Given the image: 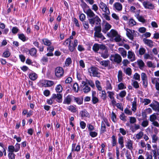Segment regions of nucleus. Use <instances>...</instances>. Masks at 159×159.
Listing matches in <instances>:
<instances>
[{"label":"nucleus","instance_id":"f257e3e1","mask_svg":"<svg viewBox=\"0 0 159 159\" xmlns=\"http://www.w3.org/2000/svg\"><path fill=\"white\" fill-rule=\"evenodd\" d=\"M84 12L86 13L87 16L90 18L88 19V20L92 26H93L95 22L97 25H98V23L100 24L101 22V20L97 15H95L93 12L90 9L86 3L84 4V7H83Z\"/></svg>","mask_w":159,"mask_h":159},{"label":"nucleus","instance_id":"f03ea898","mask_svg":"<svg viewBox=\"0 0 159 159\" xmlns=\"http://www.w3.org/2000/svg\"><path fill=\"white\" fill-rule=\"evenodd\" d=\"M93 30L95 31L94 33V37L100 38L102 40L105 39V37L101 33L102 29L100 25L95 26L94 27Z\"/></svg>","mask_w":159,"mask_h":159},{"label":"nucleus","instance_id":"412c9836","mask_svg":"<svg viewBox=\"0 0 159 159\" xmlns=\"http://www.w3.org/2000/svg\"><path fill=\"white\" fill-rule=\"evenodd\" d=\"M137 62L139 68L142 69L145 66V63L141 59H139L137 61Z\"/></svg>","mask_w":159,"mask_h":159},{"label":"nucleus","instance_id":"2f4dec72","mask_svg":"<svg viewBox=\"0 0 159 159\" xmlns=\"http://www.w3.org/2000/svg\"><path fill=\"white\" fill-rule=\"evenodd\" d=\"M118 77L119 82H121L122 80V73L121 70L118 71Z\"/></svg>","mask_w":159,"mask_h":159},{"label":"nucleus","instance_id":"de8ad7c7","mask_svg":"<svg viewBox=\"0 0 159 159\" xmlns=\"http://www.w3.org/2000/svg\"><path fill=\"white\" fill-rule=\"evenodd\" d=\"M151 102V100L147 98H145L143 100L142 102L144 103V105H146Z\"/></svg>","mask_w":159,"mask_h":159},{"label":"nucleus","instance_id":"9d476101","mask_svg":"<svg viewBox=\"0 0 159 159\" xmlns=\"http://www.w3.org/2000/svg\"><path fill=\"white\" fill-rule=\"evenodd\" d=\"M62 95L60 93L53 94L52 97V99H55L57 98V101L59 102H60L62 100Z\"/></svg>","mask_w":159,"mask_h":159},{"label":"nucleus","instance_id":"bb28decb","mask_svg":"<svg viewBox=\"0 0 159 159\" xmlns=\"http://www.w3.org/2000/svg\"><path fill=\"white\" fill-rule=\"evenodd\" d=\"M111 143L112 147L115 146L117 143V139L116 138V136L113 135L111 137Z\"/></svg>","mask_w":159,"mask_h":159},{"label":"nucleus","instance_id":"69168bd1","mask_svg":"<svg viewBox=\"0 0 159 159\" xmlns=\"http://www.w3.org/2000/svg\"><path fill=\"white\" fill-rule=\"evenodd\" d=\"M107 93H108V96L111 99H113L114 98V97L113 96L114 94V93L112 92L108 91Z\"/></svg>","mask_w":159,"mask_h":159},{"label":"nucleus","instance_id":"6e6d98bb","mask_svg":"<svg viewBox=\"0 0 159 159\" xmlns=\"http://www.w3.org/2000/svg\"><path fill=\"white\" fill-rule=\"evenodd\" d=\"M19 38L23 41L26 40V37L23 34H18Z\"/></svg>","mask_w":159,"mask_h":159},{"label":"nucleus","instance_id":"e2e57ef3","mask_svg":"<svg viewBox=\"0 0 159 159\" xmlns=\"http://www.w3.org/2000/svg\"><path fill=\"white\" fill-rule=\"evenodd\" d=\"M41 61L43 62V64H45V63L48 61V58L47 57L45 56H43L42 58Z\"/></svg>","mask_w":159,"mask_h":159},{"label":"nucleus","instance_id":"ea45409f","mask_svg":"<svg viewBox=\"0 0 159 159\" xmlns=\"http://www.w3.org/2000/svg\"><path fill=\"white\" fill-rule=\"evenodd\" d=\"M11 53L8 50L5 51L3 53L2 56L4 57L7 58L10 55Z\"/></svg>","mask_w":159,"mask_h":159},{"label":"nucleus","instance_id":"0eeeda50","mask_svg":"<svg viewBox=\"0 0 159 159\" xmlns=\"http://www.w3.org/2000/svg\"><path fill=\"white\" fill-rule=\"evenodd\" d=\"M82 87L83 88V91L85 93H87L91 90L90 88L89 87L88 84L86 82L82 81Z\"/></svg>","mask_w":159,"mask_h":159},{"label":"nucleus","instance_id":"37998d69","mask_svg":"<svg viewBox=\"0 0 159 159\" xmlns=\"http://www.w3.org/2000/svg\"><path fill=\"white\" fill-rule=\"evenodd\" d=\"M132 110L134 111H135L136 110V102L135 100L132 102Z\"/></svg>","mask_w":159,"mask_h":159},{"label":"nucleus","instance_id":"a211bd4d","mask_svg":"<svg viewBox=\"0 0 159 159\" xmlns=\"http://www.w3.org/2000/svg\"><path fill=\"white\" fill-rule=\"evenodd\" d=\"M119 52L121 54L123 57H126L127 56V52L123 48H119L118 49Z\"/></svg>","mask_w":159,"mask_h":159},{"label":"nucleus","instance_id":"09e8293b","mask_svg":"<svg viewBox=\"0 0 159 159\" xmlns=\"http://www.w3.org/2000/svg\"><path fill=\"white\" fill-rule=\"evenodd\" d=\"M146 51L145 49L143 48H141L139 49V54L141 55H142L144 54Z\"/></svg>","mask_w":159,"mask_h":159},{"label":"nucleus","instance_id":"a878e982","mask_svg":"<svg viewBox=\"0 0 159 159\" xmlns=\"http://www.w3.org/2000/svg\"><path fill=\"white\" fill-rule=\"evenodd\" d=\"M100 64L103 66L106 67L110 63V61L108 60L102 61L99 62Z\"/></svg>","mask_w":159,"mask_h":159},{"label":"nucleus","instance_id":"4468645a","mask_svg":"<svg viewBox=\"0 0 159 159\" xmlns=\"http://www.w3.org/2000/svg\"><path fill=\"white\" fill-rule=\"evenodd\" d=\"M29 53L33 57H36L37 49L35 48H31L29 50Z\"/></svg>","mask_w":159,"mask_h":159},{"label":"nucleus","instance_id":"ddd939ff","mask_svg":"<svg viewBox=\"0 0 159 159\" xmlns=\"http://www.w3.org/2000/svg\"><path fill=\"white\" fill-rule=\"evenodd\" d=\"M96 93L95 91H92V101L93 103L95 104L98 102V99L95 96Z\"/></svg>","mask_w":159,"mask_h":159},{"label":"nucleus","instance_id":"473e14b6","mask_svg":"<svg viewBox=\"0 0 159 159\" xmlns=\"http://www.w3.org/2000/svg\"><path fill=\"white\" fill-rule=\"evenodd\" d=\"M67 109L71 112L75 113L76 111V108L73 106L70 105L67 107Z\"/></svg>","mask_w":159,"mask_h":159},{"label":"nucleus","instance_id":"dca6fc26","mask_svg":"<svg viewBox=\"0 0 159 159\" xmlns=\"http://www.w3.org/2000/svg\"><path fill=\"white\" fill-rule=\"evenodd\" d=\"M117 34V32L114 30H111L107 34L109 37L113 38H114Z\"/></svg>","mask_w":159,"mask_h":159},{"label":"nucleus","instance_id":"2eb2a0df","mask_svg":"<svg viewBox=\"0 0 159 159\" xmlns=\"http://www.w3.org/2000/svg\"><path fill=\"white\" fill-rule=\"evenodd\" d=\"M101 54V57L104 59L108 58L109 56V54L108 53L107 49L102 51Z\"/></svg>","mask_w":159,"mask_h":159},{"label":"nucleus","instance_id":"680f3d73","mask_svg":"<svg viewBox=\"0 0 159 159\" xmlns=\"http://www.w3.org/2000/svg\"><path fill=\"white\" fill-rule=\"evenodd\" d=\"M95 84L96 85V87H97L98 89L99 90H102V88L101 86L100 85V82L98 80H96L95 82Z\"/></svg>","mask_w":159,"mask_h":159},{"label":"nucleus","instance_id":"603ef678","mask_svg":"<svg viewBox=\"0 0 159 159\" xmlns=\"http://www.w3.org/2000/svg\"><path fill=\"white\" fill-rule=\"evenodd\" d=\"M8 151L10 152H13L14 151L15 152V148L12 145H10L8 147Z\"/></svg>","mask_w":159,"mask_h":159},{"label":"nucleus","instance_id":"f8f14e48","mask_svg":"<svg viewBox=\"0 0 159 159\" xmlns=\"http://www.w3.org/2000/svg\"><path fill=\"white\" fill-rule=\"evenodd\" d=\"M111 28V25L108 23L107 22L104 25V27L102 30V32L104 33H106Z\"/></svg>","mask_w":159,"mask_h":159},{"label":"nucleus","instance_id":"6ab92c4d","mask_svg":"<svg viewBox=\"0 0 159 159\" xmlns=\"http://www.w3.org/2000/svg\"><path fill=\"white\" fill-rule=\"evenodd\" d=\"M143 41L145 44L148 45L151 48H152L153 46V42L150 40L144 39Z\"/></svg>","mask_w":159,"mask_h":159},{"label":"nucleus","instance_id":"49530a36","mask_svg":"<svg viewBox=\"0 0 159 159\" xmlns=\"http://www.w3.org/2000/svg\"><path fill=\"white\" fill-rule=\"evenodd\" d=\"M147 65L149 67L154 68L156 67L155 65L151 61H148L147 63Z\"/></svg>","mask_w":159,"mask_h":159},{"label":"nucleus","instance_id":"72a5a7b5","mask_svg":"<svg viewBox=\"0 0 159 159\" xmlns=\"http://www.w3.org/2000/svg\"><path fill=\"white\" fill-rule=\"evenodd\" d=\"M152 142L153 143H156L158 139L156 134H154L152 135Z\"/></svg>","mask_w":159,"mask_h":159},{"label":"nucleus","instance_id":"4d7b16f0","mask_svg":"<svg viewBox=\"0 0 159 159\" xmlns=\"http://www.w3.org/2000/svg\"><path fill=\"white\" fill-rule=\"evenodd\" d=\"M102 10L103 12H105V13H107L108 14H110L109 9L107 6L102 9Z\"/></svg>","mask_w":159,"mask_h":159},{"label":"nucleus","instance_id":"c85d7f7f","mask_svg":"<svg viewBox=\"0 0 159 159\" xmlns=\"http://www.w3.org/2000/svg\"><path fill=\"white\" fill-rule=\"evenodd\" d=\"M42 41L43 44L48 46H50L51 44L50 41L47 39H44L42 40Z\"/></svg>","mask_w":159,"mask_h":159},{"label":"nucleus","instance_id":"5fc2aeb1","mask_svg":"<svg viewBox=\"0 0 159 159\" xmlns=\"http://www.w3.org/2000/svg\"><path fill=\"white\" fill-rule=\"evenodd\" d=\"M132 85L135 89H137L139 87L138 82L136 81H134L132 84Z\"/></svg>","mask_w":159,"mask_h":159},{"label":"nucleus","instance_id":"338daca9","mask_svg":"<svg viewBox=\"0 0 159 159\" xmlns=\"http://www.w3.org/2000/svg\"><path fill=\"white\" fill-rule=\"evenodd\" d=\"M118 89L120 90L125 89L126 88L123 83H120L118 85Z\"/></svg>","mask_w":159,"mask_h":159},{"label":"nucleus","instance_id":"f704fd0d","mask_svg":"<svg viewBox=\"0 0 159 159\" xmlns=\"http://www.w3.org/2000/svg\"><path fill=\"white\" fill-rule=\"evenodd\" d=\"M82 24L84 29L86 30H88L89 27L88 22L87 21H84L83 22Z\"/></svg>","mask_w":159,"mask_h":159},{"label":"nucleus","instance_id":"6e6552de","mask_svg":"<svg viewBox=\"0 0 159 159\" xmlns=\"http://www.w3.org/2000/svg\"><path fill=\"white\" fill-rule=\"evenodd\" d=\"M126 35L127 37L131 40H133V34L135 32V31L134 30H130L128 29H126Z\"/></svg>","mask_w":159,"mask_h":159},{"label":"nucleus","instance_id":"8fccbe9b","mask_svg":"<svg viewBox=\"0 0 159 159\" xmlns=\"http://www.w3.org/2000/svg\"><path fill=\"white\" fill-rule=\"evenodd\" d=\"M152 83L153 84H156L159 82V78H153L152 79Z\"/></svg>","mask_w":159,"mask_h":159},{"label":"nucleus","instance_id":"3c124183","mask_svg":"<svg viewBox=\"0 0 159 159\" xmlns=\"http://www.w3.org/2000/svg\"><path fill=\"white\" fill-rule=\"evenodd\" d=\"M73 89L75 92H78L79 85L77 83H75L74 84L73 87Z\"/></svg>","mask_w":159,"mask_h":159},{"label":"nucleus","instance_id":"bf43d9fd","mask_svg":"<svg viewBox=\"0 0 159 159\" xmlns=\"http://www.w3.org/2000/svg\"><path fill=\"white\" fill-rule=\"evenodd\" d=\"M129 122L131 124H134L136 122V118L134 117H129Z\"/></svg>","mask_w":159,"mask_h":159},{"label":"nucleus","instance_id":"13d9d810","mask_svg":"<svg viewBox=\"0 0 159 159\" xmlns=\"http://www.w3.org/2000/svg\"><path fill=\"white\" fill-rule=\"evenodd\" d=\"M79 17L80 20L82 22L84 21L86 18L85 15L83 13L81 14Z\"/></svg>","mask_w":159,"mask_h":159},{"label":"nucleus","instance_id":"0e129e2a","mask_svg":"<svg viewBox=\"0 0 159 159\" xmlns=\"http://www.w3.org/2000/svg\"><path fill=\"white\" fill-rule=\"evenodd\" d=\"M15 154L13 152H9L8 154V157L9 159H15Z\"/></svg>","mask_w":159,"mask_h":159},{"label":"nucleus","instance_id":"5701e85b","mask_svg":"<svg viewBox=\"0 0 159 159\" xmlns=\"http://www.w3.org/2000/svg\"><path fill=\"white\" fill-rule=\"evenodd\" d=\"M116 9L119 11H121L122 9V5L119 2H116L114 5Z\"/></svg>","mask_w":159,"mask_h":159},{"label":"nucleus","instance_id":"e433bc0d","mask_svg":"<svg viewBox=\"0 0 159 159\" xmlns=\"http://www.w3.org/2000/svg\"><path fill=\"white\" fill-rule=\"evenodd\" d=\"M93 50L95 52H97L99 50V45L97 43H95L93 47Z\"/></svg>","mask_w":159,"mask_h":159},{"label":"nucleus","instance_id":"423d86ee","mask_svg":"<svg viewBox=\"0 0 159 159\" xmlns=\"http://www.w3.org/2000/svg\"><path fill=\"white\" fill-rule=\"evenodd\" d=\"M111 60L118 64H119L121 62L122 58L120 55L116 54L111 56Z\"/></svg>","mask_w":159,"mask_h":159},{"label":"nucleus","instance_id":"58836bf2","mask_svg":"<svg viewBox=\"0 0 159 159\" xmlns=\"http://www.w3.org/2000/svg\"><path fill=\"white\" fill-rule=\"evenodd\" d=\"M57 92L58 93H60L62 91V88L60 84L58 85L55 89Z\"/></svg>","mask_w":159,"mask_h":159},{"label":"nucleus","instance_id":"393cba45","mask_svg":"<svg viewBox=\"0 0 159 159\" xmlns=\"http://www.w3.org/2000/svg\"><path fill=\"white\" fill-rule=\"evenodd\" d=\"M80 114L82 117H87L89 115V113L85 110H84L81 111Z\"/></svg>","mask_w":159,"mask_h":159},{"label":"nucleus","instance_id":"7ed1b4c3","mask_svg":"<svg viewBox=\"0 0 159 159\" xmlns=\"http://www.w3.org/2000/svg\"><path fill=\"white\" fill-rule=\"evenodd\" d=\"M89 72L91 76L97 77L99 78L100 77V73L98 71V69L94 67H92L88 69Z\"/></svg>","mask_w":159,"mask_h":159},{"label":"nucleus","instance_id":"b1692460","mask_svg":"<svg viewBox=\"0 0 159 159\" xmlns=\"http://www.w3.org/2000/svg\"><path fill=\"white\" fill-rule=\"evenodd\" d=\"M75 101L78 104L80 105L82 104L83 102V98H76L74 97Z\"/></svg>","mask_w":159,"mask_h":159},{"label":"nucleus","instance_id":"1a4fd4ad","mask_svg":"<svg viewBox=\"0 0 159 159\" xmlns=\"http://www.w3.org/2000/svg\"><path fill=\"white\" fill-rule=\"evenodd\" d=\"M127 57L130 59L132 62L134 61L136 59L134 53L131 51H129L128 52Z\"/></svg>","mask_w":159,"mask_h":159},{"label":"nucleus","instance_id":"cd10ccee","mask_svg":"<svg viewBox=\"0 0 159 159\" xmlns=\"http://www.w3.org/2000/svg\"><path fill=\"white\" fill-rule=\"evenodd\" d=\"M127 148L129 150H131L133 148V143L131 140H129L127 143Z\"/></svg>","mask_w":159,"mask_h":159},{"label":"nucleus","instance_id":"a19ab883","mask_svg":"<svg viewBox=\"0 0 159 159\" xmlns=\"http://www.w3.org/2000/svg\"><path fill=\"white\" fill-rule=\"evenodd\" d=\"M143 133L142 131H140L138 134H136V138L138 139H139L142 137L143 136Z\"/></svg>","mask_w":159,"mask_h":159},{"label":"nucleus","instance_id":"4c0bfd02","mask_svg":"<svg viewBox=\"0 0 159 159\" xmlns=\"http://www.w3.org/2000/svg\"><path fill=\"white\" fill-rule=\"evenodd\" d=\"M136 21L133 19H129V25L131 26H133L136 24Z\"/></svg>","mask_w":159,"mask_h":159},{"label":"nucleus","instance_id":"864d4df0","mask_svg":"<svg viewBox=\"0 0 159 159\" xmlns=\"http://www.w3.org/2000/svg\"><path fill=\"white\" fill-rule=\"evenodd\" d=\"M75 47H74L73 45V43H71L69 44V50L71 52H73L74 50L75 49Z\"/></svg>","mask_w":159,"mask_h":159},{"label":"nucleus","instance_id":"9b49d317","mask_svg":"<svg viewBox=\"0 0 159 159\" xmlns=\"http://www.w3.org/2000/svg\"><path fill=\"white\" fill-rule=\"evenodd\" d=\"M143 6L146 8L152 9L154 8V6L149 2H144L143 3Z\"/></svg>","mask_w":159,"mask_h":159},{"label":"nucleus","instance_id":"052dcab7","mask_svg":"<svg viewBox=\"0 0 159 159\" xmlns=\"http://www.w3.org/2000/svg\"><path fill=\"white\" fill-rule=\"evenodd\" d=\"M114 40L116 42H119L121 40L120 38V36L118 34H117L115 36Z\"/></svg>","mask_w":159,"mask_h":159},{"label":"nucleus","instance_id":"7c9ffc66","mask_svg":"<svg viewBox=\"0 0 159 159\" xmlns=\"http://www.w3.org/2000/svg\"><path fill=\"white\" fill-rule=\"evenodd\" d=\"M157 119V116L155 114H153L150 116L149 120L151 122H153L156 121V120Z\"/></svg>","mask_w":159,"mask_h":159},{"label":"nucleus","instance_id":"20e7f679","mask_svg":"<svg viewBox=\"0 0 159 159\" xmlns=\"http://www.w3.org/2000/svg\"><path fill=\"white\" fill-rule=\"evenodd\" d=\"M55 74L56 76L58 78L62 77L64 74V70L62 67H57L55 69Z\"/></svg>","mask_w":159,"mask_h":159},{"label":"nucleus","instance_id":"c03bdc74","mask_svg":"<svg viewBox=\"0 0 159 159\" xmlns=\"http://www.w3.org/2000/svg\"><path fill=\"white\" fill-rule=\"evenodd\" d=\"M125 73L126 75L129 76L131 75L132 74V70L130 68H127L125 70Z\"/></svg>","mask_w":159,"mask_h":159},{"label":"nucleus","instance_id":"f3484780","mask_svg":"<svg viewBox=\"0 0 159 159\" xmlns=\"http://www.w3.org/2000/svg\"><path fill=\"white\" fill-rule=\"evenodd\" d=\"M71 97L72 96L70 95H68L64 99L63 103L67 104H70L71 101Z\"/></svg>","mask_w":159,"mask_h":159},{"label":"nucleus","instance_id":"774afa93","mask_svg":"<svg viewBox=\"0 0 159 159\" xmlns=\"http://www.w3.org/2000/svg\"><path fill=\"white\" fill-rule=\"evenodd\" d=\"M145 156L146 158L145 159H152V155L150 154L148 152L146 153Z\"/></svg>","mask_w":159,"mask_h":159},{"label":"nucleus","instance_id":"4be33fe9","mask_svg":"<svg viewBox=\"0 0 159 159\" xmlns=\"http://www.w3.org/2000/svg\"><path fill=\"white\" fill-rule=\"evenodd\" d=\"M30 79L32 80H35L38 77L37 75L35 73H31L29 75Z\"/></svg>","mask_w":159,"mask_h":159},{"label":"nucleus","instance_id":"79ce46f5","mask_svg":"<svg viewBox=\"0 0 159 159\" xmlns=\"http://www.w3.org/2000/svg\"><path fill=\"white\" fill-rule=\"evenodd\" d=\"M149 122L147 120H143L141 123V125L143 127L147 126L148 125Z\"/></svg>","mask_w":159,"mask_h":159},{"label":"nucleus","instance_id":"aec40b11","mask_svg":"<svg viewBox=\"0 0 159 159\" xmlns=\"http://www.w3.org/2000/svg\"><path fill=\"white\" fill-rule=\"evenodd\" d=\"M140 125H139L134 124L133 125H131L130 127V129L132 132H134L140 128Z\"/></svg>","mask_w":159,"mask_h":159},{"label":"nucleus","instance_id":"39448f33","mask_svg":"<svg viewBox=\"0 0 159 159\" xmlns=\"http://www.w3.org/2000/svg\"><path fill=\"white\" fill-rule=\"evenodd\" d=\"M149 106L151 107L152 109L156 111H157V115L159 114V103L158 102L154 101L152 103L150 104Z\"/></svg>","mask_w":159,"mask_h":159},{"label":"nucleus","instance_id":"c756f323","mask_svg":"<svg viewBox=\"0 0 159 159\" xmlns=\"http://www.w3.org/2000/svg\"><path fill=\"white\" fill-rule=\"evenodd\" d=\"M118 143L120 145V148H122L124 147V140L123 137H120L118 139Z\"/></svg>","mask_w":159,"mask_h":159},{"label":"nucleus","instance_id":"c9c22d12","mask_svg":"<svg viewBox=\"0 0 159 159\" xmlns=\"http://www.w3.org/2000/svg\"><path fill=\"white\" fill-rule=\"evenodd\" d=\"M106 127L104 123L103 122H102L101 123V131L102 133H104L106 131Z\"/></svg>","mask_w":159,"mask_h":159},{"label":"nucleus","instance_id":"a18cd8bd","mask_svg":"<svg viewBox=\"0 0 159 159\" xmlns=\"http://www.w3.org/2000/svg\"><path fill=\"white\" fill-rule=\"evenodd\" d=\"M72 62L71 59L70 57L67 58L65 62L66 65L68 66Z\"/></svg>","mask_w":159,"mask_h":159}]
</instances>
